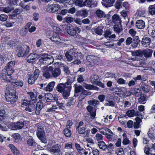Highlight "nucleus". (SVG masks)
Segmentation results:
<instances>
[{
	"label": "nucleus",
	"mask_w": 155,
	"mask_h": 155,
	"mask_svg": "<svg viewBox=\"0 0 155 155\" xmlns=\"http://www.w3.org/2000/svg\"><path fill=\"white\" fill-rule=\"evenodd\" d=\"M28 96L30 99V100L28 101L30 103H35L37 101L36 97L35 96L34 93L32 92H28L27 93Z\"/></svg>",
	"instance_id": "15"
},
{
	"label": "nucleus",
	"mask_w": 155,
	"mask_h": 155,
	"mask_svg": "<svg viewBox=\"0 0 155 155\" xmlns=\"http://www.w3.org/2000/svg\"><path fill=\"white\" fill-rule=\"evenodd\" d=\"M153 132L152 130L150 129L147 133L149 137L152 141L155 140V135L153 134Z\"/></svg>",
	"instance_id": "43"
},
{
	"label": "nucleus",
	"mask_w": 155,
	"mask_h": 155,
	"mask_svg": "<svg viewBox=\"0 0 155 155\" xmlns=\"http://www.w3.org/2000/svg\"><path fill=\"white\" fill-rule=\"evenodd\" d=\"M11 74H8L6 72L5 70H3L2 73L1 74L0 77L2 79L7 81L11 82L10 79Z\"/></svg>",
	"instance_id": "14"
},
{
	"label": "nucleus",
	"mask_w": 155,
	"mask_h": 155,
	"mask_svg": "<svg viewBox=\"0 0 155 155\" xmlns=\"http://www.w3.org/2000/svg\"><path fill=\"white\" fill-rule=\"evenodd\" d=\"M153 51L150 49H146L144 50H139L135 52V55L140 57H145L146 58H150Z\"/></svg>",
	"instance_id": "2"
},
{
	"label": "nucleus",
	"mask_w": 155,
	"mask_h": 155,
	"mask_svg": "<svg viewBox=\"0 0 155 155\" xmlns=\"http://www.w3.org/2000/svg\"><path fill=\"white\" fill-rule=\"evenodd\" d=\"M75 4L80 7L84 6V2L80 0H77L75 2Z\"/></svg>",
	"instance_id": "57"
},
{
	"label": "nucleus",
	"mask_w": 155,
	"mask_h": 155,
	"mask_svg": "<svg viewBox=\"0 0 155 155\" xmlns=\"http://www.w3.org/2000/svg\"><path fill=\"white\" fill-rule=\"evenodd\" d=\"M140 41L139 40L138 36H135L132 40L131 45L133 48H136L138 46Z\"/></svg>",
	"instance_id": "22"
},
{
	"label": "nucleus",
	"mask_w": 155,
	"mask_h": 155,
	"mask_svg": "<svg viewBox=\"0 0 155 155\" xmlns=\"http://www.w3.org/2000/svg\"><path fill=\"white\" fill-rule=\"evenodd\" d=\"M27 143L28 145L30 146H33V144H35V142L32 138H30L27 140Z\"/></svg>",
	"instance_id": "52"
},
{
	"label": "nucleus",
	"mask_w": 155,
	"mask_h": 155,
	"mask_svg": "<svg viewBox=\"0 0 155 155\" xmlns=\"http://www.w3.org/2000/svg\"><path fill=\"white\" fill-rule=\"evenodd\" d=\"M136 26L138 29H142L145 27V23L144 21L142 20H137L136 23Z\"/></svg>",
	"instance_id": "23"
},
{
	"label": "nucleus",
	"mask_w": 155,
	"mask_h": 155,
	"mask_svg": "<svg viewBox=\"0 0 155 155\" xmlns=\"http://www.w3.org/2000/svg\"><path fill=\"white\" fill-rule=\"evenodd\" d=\"M66 88L67 89L66 90H65L62 92L63 96L64 98H66L69 96L70 94V92L71 89V85L69 87H68Z\"/></svg>",
	"instance_id": "28"
},
{
	"label": "nucleus",
	"mask_w": 155,
	"mask_h": 155,
	"mask_svg": "<svg viewBox=\"0 0 155 155\" xmlns=\"http://www.w3.org/2000/svg\"><path fill=\"white\" fill-rule=\"evenodd\" d=\"M5 110L2 108L0 109V121L3 120L5 116Z\"/></svg>",
	"instance_id": "44"
},
{
	"label": "nucleus",
	"mask_w": 155,
	"mask_h": 155,
	"mask_svg": "<svg viewBox=\"0 0 155 155\" xmlns=\"http://www.w3.org/2000/svg\"><path fill=\"white\" fill-rule=\"evenodd\" d=\"M64 135L67 137H70L71 135V131L68 128L64 129Z\"/></svg>",
	"instance_id": "51"
},
{
	"label": "nucleus",
	"mask_w": 155,
	"mask_h": 155,
	"mask_svg": "<svg viewBox=\"0 0 155 155\" xmlns=\"http://www.w3.org/2000/svg\"><path fill=\"white\" fill-rule=\"evenodd\" d=\"M12 85L13 86H15L18 87H22L23 85V82L22 81L18 80L16 82H13L11 81Z\"/></svg>",
	"instance_id": "36"
},
{
	"label": "nucleus",
	"mask_w": 155,
	"mask_h": 155,
	"mask_svg": "<svg viewBox=\"0 0 155 155\" xmlns=\"http://www.w3.org/2000/svg\"><path fill=\"white\" fill-rule=\"evenodd\" d=\"M40 56L41 58L39 59V62L42 64L49 65L54 62V59L53 57L48 54H41Z\"/></svg>",
	"instance_id": "1"
},
{
	"label": "nucleus",
	"mask_w": 155,
	"mask_h": 155,
	"mask_svg": "<svg viewBox=\"0 0 155 155\" xmlns=\"http://www.w3.org/2000/svg\"><path fill=\"white\" fill-rule=\"evenodd\" d=\"M98 146L100 149L105 151L107 147V145L103 141L98 142Z\"/></svg>",
	"instance_id": "38"
},
{
	"label": "nucleus",
	"mask_w": 155,
	"mask_h": 155,
	"mask_svg": "<svg viewBox=\"0 0 155 155\" xmlns=\"http://www.w3.org/2000/svg\"><path fill=\"white\" fill-rule=\"evenodd\" d=\"M55 82L54 81H52L50 82L48 85L44 88V90L46 91H51L54 87Z\"/></svg>",
	"instance_id": "24"
},
{
	"label": "nucleus",
	"mask_w": 155,
	"mask_h": 155,
	"mask_svg": "<svg viewBox=\"0 0 155 155\" xmlns=\"http://www.w3.org/2000/svg\"><path fill=\"white\" fill-rule=\"evenodd\" d=\"M145 11L144 10H138L136 12V14L139 16H142L145 14Z\"/></svg>",
	"instance_id": "58"
},
{
	"label": "nucleus",
	"mask_w": 155,
	"mask_h": 155,
	"mask_svg": "<svg viewBox=\"0 0 155 155\" xmlns=\"http://www.w3.org/2000/svg\"><path fill=\"white\" fill-rule=\"evenodd\" d=\"M77 52L74 49H71L69 51L66 52L65 56L67 60L71 61L73 59H75L78 56Z\"/></svg>",
	"instance_id": "4"
},
{
	"label": "nucleus",
	"mask_w": 155,
	"mask_h": 155,
	"mask_svg": "<svg viewBox=\"0 0 155 155\" xmlns=\"http://www.w3.org/2000/svg\"><path fill=\"white\" fill-rule=\"evenodd\" d=\"M71 82L69 81H67L64 84L61 83L58 84L56 87L57 91L60 93H62L64 90H66L68 87L71 85Z\"/></svg>",
	"instance_id": "9"
},
{
	"label": "nucleus",
	"mask_w": 155,
	"mask_h": 155,
	"mask_svg": "<svg viewBox=\"0 0 155 155\" xmlns=\"http://www.w3.org/2000/svg\"><path fill=\"white\" fill-rule=\"evenodd\" d=\"M61 71L59 68H56L54 69L53 68V70L51 71V78H56L58 77L61 74Z\"/></svg>",
	"instance_id": "17"
},
{
	"label": "nucleus",
	"mask_w": 155,
	"mask_h": 155,
	"mask_svg": "<svg viewBox=\"0 0 155 155\" xmlns=\"http://www.w3.org/2000/svg\"><path fill=\"white\" fill-rule=\"evenodd\" d=\"M15 93V90H12L6 93L5 98L6 101L11 104L15 102L17 100V97L16 96Z\"/></svg>",
	"instance_id": "3"
},
{
	"label": "nucleus",
	"mask_w": 155,
	"mask_h": 155,
	"mask_svg": "<svg viewBox=\"0 0 155 155\" xmlns=\"http://www.w3.org/2000/svg\"><path fill=\"white\" fill-rule=\"evenodd\" d=\"M103 137L102 135L100 134H96L94 137L95 140L97 141H99L103 139Z\"/></svg>",
	"instance_id": "55"
},
{
	"label": "nucleus",
	"mask_w": 155,
	"mask_h": 155,
	"mask_svg": "<svg viewBox=\"0 0 155 155\" xmlns=\"http://www.w3.org/2000/svg\"><path fill=\"white\" fill-rule=\"evenodd\" d=\"M88 14V12L87 10L84 9L78 11L76 12L75 15L77 16H83L86 17Z\"/></svg>",
	"instance_id": "21"
},
{
	"label": "nucleus",
	"mask_w": 155,
	"mask_h": 155,
	"mask_svg": "<svg viewBox=\"0 0 155 155\" xmlns=\"http://www.w3.org/2000/svg\"><path fill=\"white\" fill-rule=\"evenodd\" d=\"M87 103L90 105H93L94 108H95L97 107V105L99 104L100 102L97 100L93 99L88 101Z\"/></svg>",
	"instance_id": "32"
},
{
	"label": "nucleus",
	"mask_w": 155,
	"mask_h": 155,
	"mask_svg": "<svg viewBox=\"0 0 155 155\" xmlns=\"http://www.w3.org/2000/svg\"><path fill=\"white\" fill-rule=\"evenodd\" d=\"M115 1V0H102L101 3L103 5L108 7L112 6Z\"/></svg>",
	"instance_id": "20"
},
{
	"label": "nucleus",
	"mask_w": 155,
	"mask_h": 155,
	"mask_svg": "<svg viewBox=\"0 0 155 155\" xmlns=\"http://www.w3.org/2000/svg\"><path fill=\"white\" fill-rule=\"evenodd\" d=\"M150 42L151 40L150 38L147 37H144L142 39L141 43L143 46L146 47L150 45Z\"/></svg>",
	"instance_id": "26"
},
{
	"label": "nucleus",
	"mask_w": 155,
	"mask_h": 155,
	"mask_svg": "<svg viewBox=\"0 0 155 155\" xmlns=\"http://www.w3.org/2000/svg\"><path fill=\"white\" fill-rule=\"evenodd\" d=\"M67 33L68 34L71 36H74L76 34V30L71 25L70 26L68 29L67 30Z\"/></svg>",
	"instance_id": "33"
},
{
	"label": "nucleus",
	"mask_w": 155,
	"mask_h": 155,
	"mask_svg": "<svg viewBox=\"0 0 155 155\" xmlns=\"http://www.w3.org/2000/svg\"><path fill=\"white\" fill-rule=\"evenodd\" d=\"M148 11L151 15H155V4L149 5L148 8Z\"/></svg>",
	"instance_id": "37"
},
{
	"label": "nucleus",
	"mask_w": 155,
	"mask_h": 155,
	"mask_svg": "<svg viewBox=\"0 0 155 155\" xmlns=\"http://www.w3.org/2000/svg\"><path fill=\"white\" fill-rule=\"evenodd\" d=\"M87 111L89 112L90 114V118L92 119H95L96 115V109L91 105L87 106L86 107Z\"/></svg>",
	"instance_id": "12"
},
{
	"label": "nucleus",
	"mask_w": 155,
	"mask_h": 155,
	"mask_svg": "<svg viewBox=\"0 0 155 155\" xmlns=\"http://www.w3.org/2000/svg\"><path fill=\"white\" fill-rule=\"evenodd\" d=\"M53 70V67L52 66H45L42 68L41 71L45 77L49 78H52L51 71Z\"/></svg>",
	"instance_id": "5"
},
{
	"label": "nucleus",
	"mask_w": 155,
	"mask_h": 155,
	"mask_svg": "<svg viewBox=\"0 0 155 155\" xmlns=\"http://www.w3.org/2000/svg\"><path fill=\"white\" fill-rule=\"evenodd\" d=\"M57 108L56 105H53L51 107L47 109L46 111L48 112L54 111Z\"/></svg>",
	"instance_id": "59"
},
{
	"label": "nucleus",
	"mask_w": 155,
	"mask_h": 155,
	"mask_svg": "<svg viewBox=\"0 0 155 155\" xmlns=\"http://www.w3.org/2000/svg\"><path fill=\"white\" fill-rule=\"evenodd\" d=\"M90 80L92 84H95L99 81V77L97 74H93L90 77Z\"/></svg>",
	"instance_id": "27"
},
{
	"label": "nucleus",
	"mask_w": 155,
	"mask_h": 155,
	"mask_svg": "<svg viewBox=\"0 0 155 155\" xmlns=\"http://www.w3.org/2000/svg\"><path fill=\"white\" fill-rule=\"evenodd\" d=\"M60 8V6L58 4L52 5V12H57Z\"/></svg>",
	"instance_id": "47"
},
{
	"label": "nucleus",
	"mask_w": 155,
	"mask_h": 155,
	"mask_svg": "<svg viewBox=\"0 0 155 155\" xmlns=\"http://www.w3.org/2000/svg\"><path fill=\"white\" fill-rule=\"evenodd\" d=\"M112 21L114 24L119 23L121 25V20L120 16L117 14H114L111 18Z\"/></svg>",
	"instance_id": "19"
},
{
	"label": "nucleus",
	"mask_w": 155,
	"mask_h": 155,
	"mask_svg": "<svg viewBox=\"0 0 155 155\" xmlns=\"http://www.w3.org/2000/svg\"><path fill=\"white\" fill-rule=\"evenodd\" d=\"M76 129L78 133L80 134H83L85 132V128L84 127H77Z\"/></svg>",
	"instance_id": "48"
},
{
	"label": "nucleus",
	"mask_w": 155,
	"mask_h": 155,
	"mask_svg": "<svg viewBox=\"0 0 155 155\" xmlns=\"http://www.w3.org/2000/svg\"><path fill=\"white\" fill-rule=\"evenodd\" d=\"M127 115L129 117H133L134 115H135V112L134 110H128L127 111Z\"/></svg>",
	"instance_id": "50"
},
{
	"label": "nucleus",
	"mask_w": 155,
	"mask_h": 155,
	"mask_svg": "<svg viewBox=\"0 0 155 155\" xmlns=\"http://www.w3.org/2000/svg\"><path fill=\"white\" fill-rule=\"evenodd\" d=\"M114 31L116 33L119 34L122 31V28L117 24L113 26Z\"/></svg>",
	"instance_id": "41"
},
{
	"label": "nucleus",
	"mask_w": 155,
	"mask_h": 155,
	"mask_svg": "<svg viewBox=\"0 0 155 155\" xmlns=\"http://www.w3.org/2000/svg\"><path fill=\"white\" fill-rule=\"evenodd\" d=\"M35 109V106L34 104H30L25 108V110L29 112H32L34 111Z\"/></svg>",
	"instance_id": "35"
},
{
	"label": "nucleus",
	"mask_w": 155,
	"mask_h": 155,
	"mask_svg": "<svg viewBox=\"0 0 155 155\" xmlns=\"http://www.w3.org/2000/svg\"><path fill=\"white\" fill-rule=\"evenodd\" d=\"M78 152L81 155H83V154L84 155H87L88 153V152L83 148L81 149Z\"/></svg>",
	"instance_id": "63"
},
{
	"label": "nucleus",
	"mask_w": 155,
	"mask_h": 155,
	"mask_svg": "<svg viewBox=\"0 0 155 155\" xmlns=\"http://www.w3.org/2000/svg\"><path fill=\"white\" fill-rule=\"evenodd\" d=\"M13 9L10 7H4L3 11L6 13H9Z\"/></svg>",
	"instance_id": "60"
},
{
	"label": "nucleus",
	"mask_w": 155,
	"mask_h": 155,
	"mask_svg": "<svg viewBox=\"0 0 155 155\" xmlns=\"http://www.w3.org/2000/svg\"><path fill=\"white\" fill-rule=\"evenodd\" d=\"M16 129H21L24 126V123L23 122H18L16 124Z\"/></svg>",
	"instance_id": "49"
},
{
	"label": "nucleus",
	"mask_w": 155,
	"mask_h": 155,
	"mask_svg": "<svg viewBox=\"0 0 155 155\" xmlns=\"http://www.w3.org/2000/svg\"><path fill=\"white\" fill-rule=\"evenodd\" d=\"M8 147L11 150L14 155H20L19 151L13 144H10L9 145Z\"/></svg>",
	"instance_id": "29"
},
{
	"label": "nucleus",
	"mask_w": 155,
	"mask_h": 155,
	"mask_svg": "<svg viewBox=\"0 0 155 155\" xmlns=\"http://www.w3.org/2000/svg\"><path fill=\"white\" fill-rule=\"evenodd\" d=\"M15 123H9L8 126L9 128H11L12 130L16 129V124Z\"/></svg>",
	"instance_id": "61"
},
{
	"label": "nucleus",
	"mask_w": 155,
	"mask_h": 155,
	"mask_svg": "<svg viewBox=\"0 0 155 155\" xmlns=\"http://www.w3.org/2000/svg\"><path fill=\"white\" fill-rule=\"evenodd\" d=\"M141 88L143 91L145 92H148L150 89V87L145 84H142Z\"/></svg>",
	"instance_id": "46"
},
{
	"label": "nucleus",
	"mask_w": 155,
	"mask_h": 155,
	"mask_svg": "<svg viewBox=\"0 0 155 155\" xmlns=\"http://www.w3.org/2000/svg\"><path fill=\"white\" fill-rule=\"evenodd\" d=\"M104 36L105 38H109L111 39H114L116 37V35L114 34L111 35V32L109 30H106L105 31Z\"/></svg>",
	"instance_id": "31"
},
{
	"label": "nucleus",
	"mask_w": 155,
	"mask_h": 155,
	"mask_svg": "<svg viewBox=\"0 0 155 155\" xmlns=\"http://www.w3.org/2000/svg\"><path fill=\"white\" fill-rule=\"evenodd\" d=\"M36 79L37 78L33 77V76L31 75L28 79V82L30 84H33Z\"/></svg>",
	"instance_id": "54"
},
{
	"label": "nucleus",
	"mask_w": 155,
	"mask_h": 155,
	"mask_svg": "<svg viewBox=\"0 0 155 155\" xmlns=\"http://www.w3.org/2000/svg\"><path fill=\"white\" fill-rule=\"evenodd\" d=\"M43 103L41 102H38L36 104V107L35 113L37 115H39L40 113V111L42 108L43 107Z\"/></svg>",
	"instance_id": "30"
},
{
	"label": "nucleus",
	"mask_w": 155,
	"mask_h": 155,
	"mask_svg": "<svg viewBox=\"0 0 155 155\" xmlns=\"http://www.w3.org/2000/svg\"><path fill=\"white\" fill-rule=\"evenodd\" d=\"M8 18L7 15L4 14H1L0 15V20L2 21H5L7 20Z\"/></svg>",
	"instance_id": "56"
},
{
	"label": "nucleus",
	"mask_w": 155,
	"mask_h": 155,
	"mask_svg": "<svg viewBox=\"0 0 155 155\" xmlns=\"http://www.w3.org/2000/svg\"><path fill=\"white\" fill-rule=\"evenodd\" d=\"M132 39L130 37L127 38L126 41V45H129L130 44H132Z\"/></svg>",
	"instance_id": "62"
},
{
	"label": "nucleus",
	"mask_w": 155,
	"mask_h": 155,
	"mask_svg": "<svg viewBox=\"0 0 155 155\" xmlns=\"http://www.w3.org/2000/svg\"><path fill=\"white\" fill-rule=\"evenodd\" d=\"M87 61L91 66H95L98 63L99 58L93 55H88L86 57Z\"/></svg>",
	"instance_id": "6"
},
{
	"label": "nucleus",
	"mask_w": 155,
	"mask_h": 155,
	"mask_svg": "<svg viewBox=\"0 0 155 155\" xmlns=\"http://www.w3.org/2000/svg\"><path fill=\"white\" fill-rule=\"evenodd\" d=\"M52 95L51 93L46 94H45V100L44 102L51 101L52 100Z\"/></svg>",
	"instance_id": "40"
},
{
	"label": "nucleus",
	"mask_w": 155,
	"mask_h": 155,
	"mask_svg": "<svg viewBox=\"0 0 155 155\" xmlns=\"http://www.w3.org/2000/svg\"><path fill=\"white\" fill-rule=\"evenodd\" d=\"M99 130L100 132L103 134H106L109 136H111L113 134L111 130L106 127L99 128Z\"/></svg>",
	"instance_id": "18"
},
{
	"label": "nucleus",
	"mask_w": 155,
	"mask_h": 155,
	"mask_svg": "<svg viewBox=\"0 0 155 155\" xmlns=\"http://www.w3.org/2000/svg\"><path fill=\"white\" fill-rule=\"evenodd\" d=\"M146 96L143 94L140 95V97L138 98V102L140 104H144L146 102Z\"/></svg>",
	"instance_id": "39"
},
{
	"label": "nucleus",
	"mask_w": 155,
	"mask_h": 155,
	"mask_svg": "<svg viewBox=\"0 0 155 155\" xmlns=\"http://www.w3.org/2000/svg\"><path fill=\"white\" fill-rule=\"evenodd\" d=\"M95 14L97 17L100 18L104 17L106 15L103 11L99 9L97 10Z\"/></svg>",
	"instance_id": "34"
},
{
	"label": "nucleus",
	"mask_w": 155,
	"mask_h": 155,
	"mask_svg": "<svg viewBox=\"0 0 155 155\" xmlns=\"http://www.w3.org/2000/svg\"><path fill=\"white\" fill-rule=\"evenodd\" d=\"M84 87L85 88L87 89H96V88H97V87H95L91 84H85V85H84Z\"/></svg>",
	"instance_id": "53"
},
{
	"label": "nucleus",
	"mask_w": 155,
	"mask_h": 155,
	"mask_svg": "<svg viewBox=\"0 0 155 155\" xmlns=\"http://www.w3.org/2000/svg\"><path fill=\"white\" fill-rule=\"evenodd\" d=\"M37 135L42 143L45 144L46 143L47 141L46 140L45 134L42 128H38Z\"/></svg>",
	"instance_id": "7"
},
{
	"label": "nucleus",
	"mask_w": 155,
	"mask_h": 155,
	"mask_svg": "<svg viewBox=\"0 0 155 155\" xmlns=\"http://www.w3.org/2000/svg\"><path fill=\"white\" fill-rule=\"evenodd\" d=\"M37 57L36 54L31 53L26 58L27 61L28 63H34L35 62Z\"/></svg>",
	"instance_id": "16"
},
{
	"label": "nucleus",
	"mask_w": 155,
	"mask_h": 155,
	"mask_svg": "<svg viewBox=\"0 0 155 155\" xmlns=\"http://www.w3.org/2000/svg\"><path fill=\"white\" fill-rule=\"evenodd\" d=\"M129 33L130 35L131 36L133 37H134L136 34V32L134 29L132 28L129 31Z\"/></svg>",
	"instance_id": "64"
},
{
	"label": "nucleus",
	"mask_w": 155,
	"mask_h": 155,
	"mask_svg": "<svg viewBox=\"0 0 155 155\" xmlns=\"http://www.w3.org/2000/svg\"><path fill=\"white\" fill-rule=\"evenodd\" d=\"M15 64L14 61H11L8 63L3 70H5L7 73L12 75L14 71V67Z\"/></svg>",
	"instance_id": "8"
},
{
	"label": "nucleus",
	"mask_w": 155,
	"mask_h": 155,
	"mask_svg": "<svg viewBox=\"0 0 155 155\" xmlns=\"http://www.w3.org/2000/svg\"><path fill=\"white\" fill-rule=\"evenodd\" d=\"M18 52L17 54L18 57H22L26 55L29 52V47L27 46L26 50L22 47L20 46L18 47Z\"/></svg>",
	"instance_id": "11"
},
{
	"label": "nucleus",
	"mask_w": 155,
	"mask_h": 155,
	"mask_svg": "<svg viewBox=\"0 0 155 155\" xmlns=\"http://www.w3.org/2000/svg\"><path fill=\"white\" fill-rule=\"evenodd\" d=\"M93 3V2L92 0H85L84 2V6L91 7Z\"/></svg>",
	"instance_id": "45"
},
{
	"label": "nucleus",
	"mask_w": 155,
	"mask_h": 155,
	"mask_svg": "<svg viewBox=\"0 0 155 155\" xmlns=\"http://www.w3.org/2000/svg\"><path fill=\"white\" fill-rule=\"evenodd\" d=\"M61 148V146L60 145L56 144L51 147L50 151L55 155H61L62 153Z\"/></svg>",
	"instance_id": "10"
},
{
	"label": "nucleus",
	"mask_w": 155,
	"mask_h": 155,
	"mask_svg": "<svg viewBox=\"0 0 155 155\" xmlns=\"http://www.w3.org/2000/svg\"><path fill=\"white\" fill-rule=\"evenodd\" d=\"M50 39L52 41L55 42L56 44L61 43L62 41L59 36L56 34H55L52 37H51Z\"/></svg>",
	"instance_id": "25"
},
{
	"label": "nucleus",
	"mask_w": 155,
	"mask_h": 155,
	"mask_svg": "<svg viewBox=\"0 0 155 155\" xmlns=\"http://www.w3.org/2000/svg\"><path fill=\"white\" fill-rule=\"evenodd\" d=\"M75 87V92L76 93H78L83 91L84 89L83 87L81 85H78L75 84L74 85Z\"/></svg>",
	"instance_id": "42"
},
{
	"label": "nucleus",
	"mask_w": 155,
	"mask_h": 155,
	"mask_svg": "<svg viewBox=\"0 0 155 155\" xmlns=\"http://www.w3.org/2000/svg\"><path fill=\"white\" fill-rule=\"evenodd\" d=\"M128 92L137 97H138L142 94L141 89L139 88H132L130 89Z\"/></svg>",
	"instance_id": "13"
}]
</instances>
